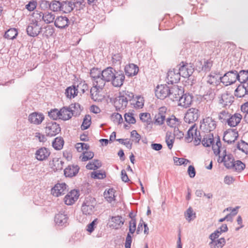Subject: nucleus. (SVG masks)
<instances>
[{
    "label": "nucleus",
    "mask_w": 248,
    "mask_h": 248,
    "mask_svg": "<svg viewBox=\"0 0 248 248\" xmlns=\"http://www.w3.org/2000/svg\"><path fill=\"white\" fill-rule=\"evenodd\" d=\"M104 87V85L101 87L99 85H93V87L90 90V94L91 98L93 101L99 102L104 99V96L100 93Z\"/></svg>",
    "instance_id": "6e6552de"
},
{
    "label": "nucleus",
    "mask_w": 248,
    "mask_h": 248,
    "mask_svg": "<svg viewBox=\"0 0 248 248\" xmlns=\"http://www.w3.org/2000/svg\"><path fill=\"white\" fill-rule=\"evenodd\" d=\"M111 222L112 223L110 226L113 229L118 230L123 226L124 219L121 216H117L111 217Z\"/></svg>",
    "instance_id": "7c9ffc66"
},
{
    "label": "nucleus",
    "mask_w": 248,
    "mask_h": 248,
    "mask_svg": "<svg viewBox=\"0 0 248 248\" xmlns=\"http://www.w3.org/2000/svg\"><path fill=\"white\" fill-rule=\"evenodd\" d=\"M127 103L128 102L120 94L114 102L115 107L117 110L124 109L126 107Z\"/></svg>",
    "instance_id": "72a5a7b5"
},
{
    "label": "nucleus",
    "mask_w": 248,
    "mask_h": 248,
    "mask_svg": "<svg viewBox=\"0 0 248 248\" xmlns=\"http://www.w3.org/2000/svg\"><path fill=\"white\" fill-rule=\"evenodd\" d=\"M41 30L42 28L38 25V22L33 20L27 27L26 31L28 35L35 37L40 33Z\"/></svg>",
    "instance_id": "1a4fd4ad"
},
{
    "label": "nucleus",
    "mask_w": 248,
    "mask_h": 248,
    "mask_svg": "<svg viewBox=\"0 0 248 248\" xmlns=\"http://www.w3.org/2000/svg\"><path fill=\"white\" fill-rule=\"evenodd\" d=\"M44 13L42 12H40L39 11H35L32 14L33 17L34 18L35 21H37L38 22V21H43V16H44Z\"/></svg>",
    "instance_id": "680f3d73"
},
{
    "label": "nucleus",
    "mask_w": 248,
    "mask_h": 248,
    "mask_svg": "<svg viewBox=\"0 0 248 248\" xmlns=\"http://www.w3.org/2000/svg\"><path fill=\"white\" fill-rule=\"evenodd\" d=\"M48 5L50 10L53 12H62V0H53Z\"/></svg>",
    "instance_id": "4c0bfd02"
},
{
    "label": "nucleus",
    "mask_w": 248,
    "mask_h": 248,
    "mask_svg": "<svg viewBox=\"0 0 248 248\" xmlns=\"http://www.w3.org/2000/svg\"><path fill=\"white\" fill-rule=\"evenodd\" d=\"M139 71V67L133 63L127 65L124 67L125 75L128 77H132L136 75Z\"/></svg>",
    "instance_id": "473e14b6"
},
{
    "label": "nucleus",
    "mask_w": 248,
    "mask_h": 248,
    "mask_svg": "<svg viewBox=\"0 0 248 248\" xmlns=\"http://www.w3.org/2000/svg\"><path fill=\"white\" fill-rule=\"evenodd\" d=\"M230 113L226 110H222L218 113V119L222 123L227 124Z\"/></svg>",
    "instance_id": "49530a36"
},
{
    "label": "nucleus",
    "mask_w": 248,
    "mask_h": 248,
    "mask_svg": "<svg viewBox=\"0 0 248 248\" xmlns=\"http://www.w3.org/2000/svg\"><path fill=\"white\" fill-rule=\"evenodd\" d=\"M78 89L76 88V86L73 85L72 86L68 87L65 91V94L68 98H71L75 97L77 95L78 93Z\"/></svg>",
    "instance_id": "a19ab883"
},
{
    "label": "nucleus",
    "mask_w": 248,
    "mask_h": 248,
    "mask_svg": "<svg viewBox=\"0 0 248 248\" xmlns=\"http://www.w3.org/2000/svg\"><path fill=\"white\" fill-rule=\"evenodd\" d=\"M236 74L237 71H230L221 77V82L226 86L232 84L237 80Z\"/></svg>",
    "instance_id": "20e7f679"
},
{
    "label": "nucleus",
    "mask_w": 248,
    "mask_h": 248,
    "mask_svg": "<svg viewBox=\"0 0 248 248\" xmlns=\"http://www.w3.org/2000/svg\"><path fill=\"white\" fill-rule=\"evenodd\" d=\"M200 112L197 108H190L185 114L184 121L188 124L193 123L198 120Z\"/></svg>",
    "instance_id": "0eeeda50"
},
{
    "label": "nucleus",
    "mask_w": 248,
    "mask_h": 248,
    "mask_svg": "<svg viewBox=\"0 0 248 248\" xmlns=\"http://www.w3.org/2000/svg\"><path fill=\"white\" fill-rule=\"evenodd\" d=\"M79 167L78 165H69L64 170V174L67 177L72 178L78 172Z\"/></svg>",
    "instance_id": "a878e982"
},
{
    "label": "nucleus",
    "mask_w": 248,
    "mask_h": 248,
    "mask_svg": "<svg viewBox=\"0 0 248 248\" xmlns=\"http://www.w3.org/2000/svg\"><path fill=\"white\" fill-rule=\"evenodd\" d=\"M98 223V219H94L91 223L87 226L86 230L90 233H92L94 230Z\"/></svg>",
    "instance_id": "052dcab7"
},
{
    "label": "nucleus",
    "mask_w": 248,
    "mask_h": 248,
    "mask_svg": "<svg viewBox=\"0 0 248 248\" xmlns=\"http://www.w3.org/2000/svg\"><path fill=\"white\" fill-rule=\"evenodd\" d=\"M113 79L111 81L112 85L115 87H121L124 82L125 76L122 71H116Z\"/></svg>",
    "instance_id": "2eb2a0df"
},
{
    "label": "nucleus",
    "mask_w": 248,
    "mask_h": 248,
    "mask_svg": "<svg viewBox=\"0 0 248 248\" xmlns=\"http://www.w3.org/2000/svg\"><path fill=\"white\" fill-rule=\"evenodd\" d=\"M203 123L201 125V128L206 132H211L214 130L217 126L216 122L212 117H207L203 119Z\"/></svg>",
    "instance_id": "9d476101"
},
{
    "label": "nucleus",
    "mask_w": 248,
    "mask_h": 248,
    "mask_svg": "<svg viewBox=\"0 0 248 248\" xmlns=\"http://www.w3.org/2000/svg\"><path fill=\"white\" fill-rule=\"evenodd\" d=\"M131 138L132 139L133 141L136 143H139L140 140L141 136L138 133L136 130H133L131 132Z\"/></svg>",
    "instance_id": "338daca9"
},
{
    "label": "nucleus",
    "mask_w": 248,
    "mask_h": 248,
    "mask_svg": "<svg viewBox=\"0 0 248 248\" xmlns=\"http://www.w3.org/2000/svg\"><path fill=\"white\" fill-rule=\"evenodd\" d=\"M48 116L53 120H57L58 118L60 119L59 110L56 108L52 109L48 112Z\"/></svg>",
    "instance_id": "e2e57ef3"
},
{
    "label": "nucleus",
    "mask_w": 248,
    "mask_h": 248,
    "mask_svg": "<svg viewBox=\"0 0 248 248\" xmlns=\"http://www.w3.org/2000/svg\"><path fill=\"white\" fill-rule=\"evenodd\" d=\"M68 217L67 214L62 211L60 212L55 217V222L59 226H66L67 224Z\"/></svg>",
    "instance_id": "b1692460"
},
{
    "label": "nucleus",
    "mask_w": 248,
    "mask_h": 248,
    "mask_svg": "<svg viewBox=\"0 0 248 248\" xmlns=\"http://www.w3.org/2000/svg\"><path fill=\"white\" fill-rule=\"evenodd\" d=\"M60 119L64 121L70 119L74 113L68 107H64L59 110Z\"/></svg>",
    "instance_id": "2f4dec72"
},
{
    "label": "nucleus",
    "mask_w": 248,
    "mask_h": 248,
    "mask_svg": "<svg viewBox=\"0 0 248 248\" xmlns=\"http://www.w3.org/2000/svg\"><path fill=\"white\" fill-rule=\"evenodd\" d=\"M93 85H99L101 87L104 85V80L102 79V71L95 68H92L90 73Z\"/></svg>",
    "instance_id": "423d86ee"
},
{
    "label": "nucleus",
    "mask_w": 248,
    "mask_h": 248,
    "mask_svg": "<svg viewBox=\"0 0 248 248\" xmlns=\"http://www.w3.org/2000/svg\"><path fill=\"white\" fill-rule=\"evenodd\" d=\"M124 117L125 121L129 124H134L136 122L132 113H125Z\"/></svg>",
    "instance_id": "13d9d810"
},
{
    "label": "nucleus",
    "mask_w": 248,
    "mask_h": 248,
    "mask_svg": "<svg viewBox=\"0 0 248 248\" xmlns=\"http://www.w3.org/2000/svg\"><path fill=\"white\" fill-rule=\"evenodd\" d=\"M166 123L169 126L175 129L180 125L181 121L174 115H171L166 119Z\"/></svg>",
    "instance_id": "c9c22d12"
},
{
    "label": "nucleus",
    "mask_w": 248,
    "mask_h": 248,
    "mask_svg": "<svg viewBox=\"0 0 248 248\" xmlns=\"http://www.w3.org/2000/svg\"><path fill=\"white\" fill-rule=\"evenodd\" d=\"M140 119L142 122H146L148 124L151 123V115L149 113H140Z\"/></svg>",
    "instance_id": "6e6d98bb"
},
{
    "label": "nucleus",
    "mask_w": 248,
    "mask_h": 248,
    "mask_svg": "<svg viewBox=\"0 0 248 248\" xmlns=\"http://www.w3.org/2000/svg\"><path fill=\"white\" fill-rule=\"evenodd\" d=\"M55 31L53 27L50 25L47 26L45 28V34L47 37L51 36L54 34Z\"/></svg>",
    "instance_id": "774afa93"
},
{
    "label": "nucleus",
    "mask_w": 248,
    "mask_h": 248,
    "mask_svg": "<svg viewBox=\"0 0 248 248\" xmlns=\"http://www.w3.org/2000/svg\"><path fill=\"white\" fill-rule=\"evenodd\" d=\"M43 21L46 24H49L54 22L55 20V16L51 12H46L44 13Z\"/></svg>",
    "instance_id": "c03bdc74"
},
{
    "label": "nucleus",
    "mask_w": 248,
    "mask_h": 248,
    "mask_svg": "<svg viewBox=\"0 0 248 248\" xmlns=\"http://www.w3.org/2000/svg\"><path fill=\"white\" fill-rule=\"evenodd\" d=\"M44 119V116L42 113L33 112L29 116L28 120L32 124H40Z\"/></svg>",
    "instance_id": "bb28decb"
},
{
    "label": "nucleus",
    "mask_w": 248,
    "mask_h": 248,
    "mask_svg": "<svg viewBox=\"0 0 248 248\" xmlns=\"http://www.w3.org/2000/svg\"><path fill=\"white\" fill-rule=\"evenodd\" d=\"M111 119L114 123L119 124H121L123 121L122 115L118 113H113L111 115Z\"/></svg>",
    "instance_id": "4d7b16f0"
},
{
    "label": "nucleus",
    "mask_w": 248,
    "mask_h": 248,
    "mask_svg": "<svg viewBox=\"0 0 248 248\" xmlns=\"http://www.w3.org/2000/svg\"><path fill=\"white\" fill-rule=\"evenodd\" d=\"M62 12L68 13L73 10V0H62Z\"/></svg>",
    "instance_id": "f704fd0d"
},
{
    "label": "nucleus",
    "mask_w": 248,
    "mask_h": 248,
    "mask_svg": "<svg viewBox=\"0 0 248 248\" xmlns=\"http://www.w3.org/2000/svg\"><path fill=\"white\" fill-rule=\"evenodd\" d=\"M185 140L187 142H190L194 140L196 145L202 142L204 146L209 147L213 143L214 139L213 134L210 133L204 135L202 140L200 132L197 130V127L194 124L188 129Z\"/></svg>",
    "instance_id": "f257e3e1"
},
{
    "label": "nucleus",
    "mask_w": 248,
    "mask_h": 248,
    "mask_svg": "<svg viewBox=\"0 0 248 248\" xmlns=\"http://www.w3.org/2000/svg\"><path fill=\"white\" fill-rule=\"evenodd\" d=\"M237 148L243 153L248 154V143L245 141L241 140L237 144Z\"/></svg>",
    "instance_id": "8fccbe9b"
},
{
    "label": "nucleus",
    "mask_w": 248,
    "mask_h": 248,
    "mask_svg": "<svg viewBox=\"0 0 248 248\" xmlns=\"http://www.w3.org/2000/svg\"><path fill=\"white\" fill-rule=\"evenodd\" d=\"M50 152L49 150L45 147H41L36 151L35 157L40 161H43L47 158Z\"/></svg>",
    "instance_id": "c85d7f7f"
},
{
    "label": "nucleus",
    "mask_w": 248,
    "mask_h": 248,
    "mask_svg": "<svg viewBox=\"0 0 248 248\" xmlns=\"http://www.w3.org/2000/svg\"><path fill=\"white\" fill-rule=\"evenodd\" d=\"M184 93V91L183 87L175 85L170 88L169 97L173 101H178Z\"/></svg>",
    "instance_id": "ddd939ff"
},
{
    "label": "nucleus",
    "mask_w": 248,
    "mask_h": 248,
    "mask_svg": "<svg viewBox=\"0 0 248 248\" xmlns=\"http://www.w3.org/2000/svg\"><path fill=\"white\" fill-rule=\"evenodd\" d=\"M238 137V132L235 129H230L224 133L223 140L228 144L234 142Z\"/></svg>",
    "instance_id": "dca6fc26"
},
{
    "label": "nucleus",
    "mask_w": 248,
    "mask_h": 248,
    "mask_svg": "<svg viewBox=\"0 0 248 248\" xmlns=\"http://www.w3.org/2000/svg\"><path fill=\"white\" fill-rule=\"evenodd\" d=\"M167 108L165 107L159 108L158 111L154 118V123L157 125H162L166 119Z\"/></svg>",
    "instance_id": "4468645a"
},
{
    "label": "nucleus",
    "mask_w": 248,
    "mask_h": 248,
    "mask_svg": "<svg viewBox=\"0 0 248 248\" xmlns=\"http://www.w3.org/2000/svg\"><path fill=\"white\" fill-rule=\"evenodd\" d=\"M245 168V164L240 160H237L233 162L232 169H233L237 172H241Z\"/></svg>",
    "instance_id": "09e8293b"
},
{
    "label": "nucleus",
    "mask_w": 248,
    "mask_h": 248,
    "mask_svg": "<svg viewBox=\"0 0 248 248\" xmlns=\"http://www.w3.org/2000/svg\"><path fill=\"white\" fill-rule=\"evenodd\" d=\"M79 192L77 190H72L64 197V201L66 204L70 205L74 203L79 197Z\"/></svg>",
    "instance_id": "6ab92c4d"
},
{
    "label": "nucleus",
    "mask_w": 248,
    "mask_h": 248,
    "mask_svg": "<svg viewBox=\"0 0 248 248\" xmlns=\"http://www.w3.org/2000/svg\"><path fill=\"white\" fill-rule=\"evenodd\" d=\"M61 131L60 125L55 122L51 121L46 124L45 131L46 135L50 137L56 136Z\"/></svg>",
    "instance_id": "39448f33"
},
{
    "label": "nucleus",
    "mask_w": 248,
    "mask_h": 248,
    "mask_svg": "<svg viewBox=\"0 0 248 248\" xmlns=\"http://www.w3.org/2000/svg\"><path fill=\"white\" fill-rule=\"evenodd\" d=\"M234 101V97L228 92L221 94L219 102L224 107L230 106Z\"/></svg>",
    "instance_id": "4be33fe9"
},
{
    "label": "nucleus",
    "mask_w": 248,
    "mask_h": 248,
    "mask_svg": "<svg viewBox=\"0 0 248 248\" xmlns=\"http://www.w3.org/2000/svg\"><path fill=\"white\" fill-rule=\"evenodd\" d=\"M213 65V61L210 59H203L196 62V66L199 67L202 71L208 72L211 70Z\"/></svg>",
    "instance_id": "393cba45"
},
{
    "label": "nucleus",
    "mask_w": 248,
    "mask_h": 248,
    "mask_svg": "<svg viewBox=\"0 0 248 248\" xmlns=\"http://www.w3.org/2000/svg\"><path fill=\"white\" fill-rule=\"evenodd\" d=\"M235 95L237 97H248L247 84H241L235 90Z\"/></svg>",
    "instance_id": "c756f323"
},
{
    "label": "nucleus",
    "mask_w": 248,
    "mask_h": 248,
    "mask_svg": "<svg viewBox=\"0 0 248 248\" xmlns=\"http://www.w3.org/2000/svg\"><path fill=\"white\" fill-rule=\"evenodd\" d=\"M116 70L111 67H108L102 71V79L104 80V86H105L106 82H109L112 80Z\"/></svg>",
    "instance_id": "f3484780"
},
{
    "label": "nucleus",
    "mask_w": 248,
    "mask_h": 248,
    "mask_svg": "<svg viewBox=\"0 0 248 248\" xmlns=\"http://www.w3.org/2000/svg\"><path fill=\"white\" fill-rule=\"evenodd\" d=\"M177 67L180 76L185 78H188L194 71V68L190 63L184 62H181Z\"/></svg>",
    "instance_id": "7ed1b4c3"
},
{
    "label": "nucleus",
    "mask_w": 248,
    "mask_h": 248,
    "mask_svg": "<svg viewBox=\"0 0 248 248\" xmlns=\"http://www.w3.org/2000/svg\"><path fill=\"white\" fill-rule=\"evenodd\" d=\"M193 211L192 208L191 207H189L185 213L186 218L188 221H190L193 219L192 217L193 215H194V217H195V214H193Z\"/></svg>",
    "instance_id": "0e129e2a"
},
{
    "label": "nucleus",
    "mask_w": 248,
    "mask_h": 248,
    "mask_svg": "<svg viewBox=\"0 0 248 248\" xmlns=\"http://www.w3.org/2000/svg\"><path fill=\"white\" fill-rule=\"evenodd\" d=\"M66 192V185L65 183H58L51 189V194L55 197L64 195Z\"/></svg>",
    "instance_id": "412c9836"
},
{
    "label": "nucleus",
    "mask_w": 248,
    "mask_h": 248,
    "mask_svg": "<svg viewBox=\"0 0 248 248\" xmlns=\"http://www.w3.org/2000/svg\"><path fill=\"white\" fill-rule=\"evenodd\" d=\"M226 241L224 238H221L217 240L216 239L211 241L209 245L211 248H222L225 244Z\"/></svg>",
    "instance_id": "ea45409f"
},
{
    "label": "nucleus",
    "mask_w": 248,
    "mask_h": 248,
    "mask_svg": "<svg viewBox=\"0 0 248 248\" xmlns=\"http://www.w3.org/2000/svg\"><path fill=\"white\" fill-rule=\"evenodd\" d=\"M73 10H80L84 7V0H73Z\"/></svg>",
    "instance_id": "864d4df0"
},
{
    "label": "nucleus",
    "mask_w": 248,
    "mask_h": 248,
    "mask_svg": "<svg viewBox=\"0 0 248 248\" xmlns=\"http://www.w3.org/2000/svg\"><path fill=\"white\" fill-rule=\"evenodd\" d=\"M178 105L185 108H187L190 106L192 101V96L189 93H184L181 95L178 100Z\"/></svg>",
    "instance_id": "aec40b11"
},
{
    "label": "nucleus",
    "mask_w": 248,
    "mask_h": 248,
    "mask_svg": "<svg viewBox=\"0 0 248 248\" xmlns=\"http://www.w3.org/2000/svg\"><path fill=\"white\" fill-rule=\"evenodd\" d=\"M120 94L123 96L127 102L133 100L134 96L133 93L127 91L120 92Z\"/></svg>",
    "instance_id": "5fc2aeb1"
},
{
    "label": "nucleus",
    "mask_w": 248,
    "mask_h": 248,
    "mask_svg": "<svg viewBox=\"0 0 248 248\" xmlns=\"http://www.w3.org/2000/svg\"><path fill=\"white\" fill-rule=\"evenodd\" d=\"M63 139L61 137H59L56 138L52 142V146L55 149L60 150L63 147Z\"/></svg>",
    "instance_id": "37998d69"
},
{
    "label": "nucleus",
    "mask_w": 248,
    "mask_h": 248,
    "mask_svg": "<svg viewBox=\"0 0 248 248\" xmlns=\"http://www.w3.org/2000/svg\"><path fill=\"white\" fill-rule=\"evenodd\" d=\"M94 153L91 151H84L80 155L79 158L82 161H86L93 158Z\"/></svg>",
    "instance_id": "de8ad7c7"
},
{
    "label": "nucleus",
    "mask_w": 248,
    "mask_h": 248,
    "mask_svg": "<svg viewBox=\"0 0 248 248\" xmlns=\"http://www.w3.org/2000/svg\"><path fill=\"white\" fill-rule=\"evenodd\" d=\"M221 76L217 74H211L208 77L207 82L210 84L217 85L221 82Z\"/></svg>",
    "instance_id": "58836bf2"
},
{
    "label": "nucleus",
    "mask_w": 248,
    "mask_h": 248,
    "mask_svg": "<svg viewBox=\"0 0 248 248\" xmlns=\"http://www.w3.org/2000/svg\"><path fill=\"white\" fill-rule=\"evenodd\" d=\"M170 88L167 85H158L155 90V95L158 98L164 99L169 97Z\"/></svg>",
    "instance_id": "9b49d317"
},
{
    "label": "nucleus",
    "mask_w": 248,
    "mask_h": 248,
    "mask_svg": "<svg viewBox=\"0 0 248 248\" xmlns=\"http://www.w3.org/2000/svg\"><path fill=\"white\" fill-rule=\"evenodd\" d=\"M91 124V118L89 115H86L83 119L82 124L81 126L82 130L87 129L90 126Z\"/></svg>",
    "instance_id": "603ef678"
},
{
    "label": "nucleus",
    "mask_w": 248,
    "mask_h": 248,
    "mask_svg": "<svg viewBox=\"0 0 248 248\" xmlns=\"http://www.w3.org/2000/svg\"><path fill=\"white\" fill-rule=\"evenodd\" d=\"M173 161L174 163L177 165L187 164V163L189 162V161L187 159H185L184 158H178L177 157H173Z\"/></svg>",
    "instance_id": "69168bd1"
},
{
    "label": "nucleus",
    "mask_w": 248,
    "mask_h": 248,
    "mask_svg": "<svg viewBox=\"0 0 248 248\" xmlns=\"http://www.w3.org/2000/svg\"><path fill=\"white\" fill-rule=\"evenodd\" d=\"M212 145V149L214 151V153L215 155H218L221 151L220 149L221 147V143L220 140V139L219 137H218L216 141V144H214L213 143Z\"/></svg>",
    "instance_id": "3c124183"
},
{
    "label": "nucleus",
    "mask_w": 248,
    "mask_h": 248,
    "mask_svg": "<svg viewBox=\"0 0 248 248\" xmlns=\"http://www.w3.org/2000/svg\"><path fill=\"white\" fill-rule=\"evenodd\" d=\"M237 79L241 84H247L248 80V70H242L239 72L237 71Z\"/></svg>",
    "instance_id": "e433bc0d"
},
{
    "label": "nucleus",
    "mask_w": 248,
    "mask_h": 248,
    "mask_svg": "<svg viewBox=\"0 0 248 248\" xmlns=\"http://www.w3.org/2000/svg\"><path fill=\"white\" fill-rule=\"evenodd\" d=\"M242 118L240 113H235L232 115L230 114L227 124L231 127H235L240 123Z\"/></svg>",
    "instance_id": "cd10ccee"
},
{
    "label": "nucleus",
    "mask_w": 248,
    "mask_h": 248,
    "mask_svg": "<svg viewBox=\"0 0 248 248\" xmlns=\"http://www.w3.org/2000/svg\"><path fill=\"white\" fill-rule=\"evenodd\" d=\"M180 77L177 69H170L167 73V82L171 84L178 83L180 79Z\"/></svg>",
    "instance_id": "f8f14e48"
},
{
    "label": "nucleus",
    "mask_w": 248,
    "mask_h": 248,
    "mask_svg": "<svg viewBox=\"0 0 248 248\" xmlns=\"http://www.w3.org/2000/svg\"><path fill=\"white\" fill-rule=\"evenodd\" d=\"M115 191L113 188H109L108 190H106L104 192V196L106 200L109 202H111L115 200Z\"/></svg>",
    "instance_id": "79ce46f5"
},
{
    "label": "nucleus",
    "mask_w": 248,
    "mask_h": 248,
    "mask_svg": "<svg viewBox=\"0 0 248 248\" xmlns=\"http://www.w3.org/2000/svg\"><path fill=\"white\" fill-rule=\"evenodd\" d=\"M95 202L94 199L92 197L85 199L81 206V210L83 214L90 215L93 213Z\"/></svg>",
    "instance_id": "f03ea898"
},
{
    "label": "nucleus",
    "mask_w": 248,
    "mask_h": 248,
    "mask_svg": "<svg viewBox=\"0 0 248 248\" xmlns=\"http://www.w3.org/2000/svg\"><path fill=\"white\" fill-rule=\"evenodd\" d=\"M18 32L16 29L11 28L7 30L4 34V37L7 39H14L17 35Z\"/></svg>",
    "instance_id": "a18cd8bd"
},
{
    "label": "nucleus",
    "mask_w": 248,
    "mask_h": 248,
    "mask_svg": "<svg viewBox=\"0 0 248 248\" xmlns=\"http://www.w3.org/2000/svg\"><path fill=\"white\" fill-rule=\"evenodd\" d=\"M70 23L69 19L65 16H59L54 21V25L56 27L63 29L68 27Z\"/></svg>",
    "instance_id": "a211bd4d"
},
{
    "label": "nucleus",
    "mask_w": 248,
    "mask_h": 248,
    "mask_svg": "<svg viewBox=\"0 0 248 248\" xmlns=\"http://www.w3.org/2000/svg\"><path fill=\"white\" fill-rule=\"evenodd\" d=\"M72 112L76 115L80 111V105L78 103L72 104L69 107Z\"/></svg>",
    "instance_id": "bf43d9fd"
},
{
    "label": "nucleus",
    "mask_w": 248,
    "mask_h": 248,
    "mask_svg": "<svg viewBox=\"0 0 248 248\" xmlns=\"http://www.w3.org/2000/svg\"><path fill=\"white\" fill-rule=\"evenodd\" d=\"M221 162H224V165L227 168L232 169L233 165V162H234L232 155L231 154L227 155L226 150H224Z\"/></svg>",
    "instance_id": "5701e85b"
}]
</instances>
